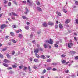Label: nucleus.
Segmentation results:
<instances>
[{"mask_svg":"<svg viewBox=\"0 0 78 78\" xmlns=\"http://www.w3.org/2000/svg\"><path fill=\"white\" fill-rule=\"evenodd\" d=\"M74 39L76 41H77V39L75 37H74Z\"/></svg>","mask_w":78,"mask_h":78,"instance_id":"nucleus-62","label":"nucleus"},{"mask_svg":"<svg viewBox=\"0 0 78 78\" xmlns=\"http://www.w3.org/2000/svg\"><path fill=\"white\" fill-rule=\"evenodd\" d=\"M48 24L49 25L52 26L53 25V23L51 22H49L48 23Z\"/></svg>","mask_w":78,"mask_h":78,"instance_id":"nucleus-7","label":"nucleus"},{"mask_svg":"<svg viewBox=\"0 0 78 78\" xmlns=\"http://www.w3.org/2000/svg\"><path fill=\"white\" fill-rule=\"evenodd\" d=\"M59 28H60L62 29V28H63V26L61 24H59Z\"/></svg>","mask_w":78,"mask_h":78,"instance_id":"nucleus-19","label":"nucleus"},{"mask_svg":"<svg viewBox=\"0 0 78 78\" xmlns=\"http://www.w3.org/2000/svg\"><path fill=\"white\" fill-rule=\"evenodd\" d=\"M75 3H76V5H78V1H76L75 2Z\"/></svg>","mask_w":78,"mask_h":78,"instance_id":"nucleus-53","label":"nucleus"},{"mask_svg":"<svg viewBox=\"0 0 78 78\" xmlns=\"http://www.w3.org/2000/svg\"><path fill=\"white\" fill-rule=\"evenodd\" d=\"M46 70L45 69H44L43 71V72H42L43 74H44L45 72H46Z\"/></svg>","mask_w":78,"mask_h":78,"instance_id":"nucleus-33","label":"nucleus"},{"mask_svg":"<svg viewBox=\"0 0 78 78\" xmlns=\"http://www.w3.org/2000/svg\"><path fill=\"white\" fill-rule=\"evenodd\" d=\"M12 67H13V68H16V67H17V66L15 65H13L12 66Z\"/></svg>","mask_w":78,"mask_h":78,"instance_id":"nucleus-38","label":"nucleus"},{"mask_svg":"<svg viewBox=\"0 0 78 78\" xmlns=\"http://www.w3.org/2000/svg\"><path fill=\"white\" fill-rule=\"evenodd\" d=\"M73 44L72 43H68V47L69 48H71V47L73 46Z\"/></svg>","mask_w":78,"mask_h":78,"instance_id":"nucleus-4","label":"nucleus"},{"mask_svg":"<svg viewBox=\"0 0 78 78\" xmlns=\"http://www.w3.org/2000/svg\"><path fill=\"white\" fill-rule=\"evenodd\" d=\"M40 58H42L43 59H45V57L44 55H41L40 56Z\"/></svg>","mask_w":78,"mask_h":78,"instance_id":"nucleus-15","label":"nucleus"},{"mask_svg":"<svg viewBox=\"0 0 78 78\" xmlns=\"http://www.w3.org/2000/svg\"><path fill=\"white\" fill-rule=\"evenodd\" d=\"M28 70H29V73H31V68L30 67V66H28Z\"/></svg>","mask_w":78,"mask_h":78,"instance_id":"nucleus-27","label":"nucleus"},{"mask_svg":"<svg viewBox=\"0 0 78 78\" xmlns=\"http://www.w3.org/2000/svg\"><path fill=\"white\" fill-rule=\"evenodd\" d=\"M25 9L26 11V12H25L24 13L25 14H27L28 12V10L27 9V8L26 7L25 8Z\"/></svg>","mask_w":78,"mask_h":78,"instance_id":"nucleus-14","label":"nucleus"},{"mask_svg":"<svg viewBox=\"0 0 78 78\" xmlns=\"http://www.w3.org/2000/svg\"><path fill=\"white\" fill-rule=\"evenodd\" d=\"M37 47H39V44H37Z\"/></svg>","mask_w":78,"mask_h":78,"instance_id":"nucleus-59","label":"nucleus"},{"mask_svg":"<svg viewBox=\"0 0 78 78\" xmlns=\"http://www.w3.org/2000/svg\"><path fill=\"white\" fill-rule=\"evenodd\" d=\"M64 72H65V73H69V70H65L64 71Z\"/></svg>","mask_w":78,"mask_h":78,"instance_id":"nucleus-34","label":"nucleus"},{"mask_svg":"<svg viewBox=\"0 0 78 78\" xmlns=\"http://www.w3.org/2000/svg\"><path fill=\"white\" fill-rule=\"evenodd\" d=\"M36 41H35V40H34L33 41H32V43H33V44H35L36 43L35 42Z\"/></svg>","mask_w":78,"mask_h":78,"instance_id":"nucleus-51","label":"nucleus"},{"mask_svg":"<svg viewBox=\"0 0 78 78\" xmlns=\"http://www.w3.org/2000/svg\"><path fill=\"white\" fill-rule=\"evenodd\" d=\"M3 65H4V66H5V67H8V64L5 63H3Z\"/></svg>","mask_w":78,"mask_h":78,"instance_id":"nucleus-22","label":"nucleus"},{"mask_svg":"<svg viewBox=\"0 0 78 78\" xmlns=\"http://www.w3.org/2000/svg\"><path fill=\"white\" fill-rule=\"evenodd\" d=\"M11 35L12 36H14V34L13 33V32H11L10 33Z\"/></svg>","mask_w":78,"mask_h":78,"instance_id":"nucleus-41","label":"nucleus"},{"mask_svg":"<svg viewBox=\"0 0 78 78\" xmlns=\"http://www.w3.org/2000/svg\"><path fill=\"white\" fill-rule=\"evenodd\" d=\"M9 73H11V74H12V73H14L12 71H10L9 72Z\"/></svg>","mask_w":78,"mask_h":78,"instance_id":"nucleus-45","label":"nucleus"},{"mask_svg":"<svg viewBox=\"0 0 78 78\" xmlns=\"http://www.w3.org/2000/svg\"><path fill=\"white\" fill-rule=\"evenodd\" d=\"M4 3L5 4H6V3H8V1H7L6 0H4Z\"/></svg>","mask_w":78,"mask_h":78,"instance_id":"nucleus-35","label":"nucleus"},{"mask_svg":"<svg viewBox=\"0 0 78 78\" xmlns=\"http://www.w3.org/2000/svg\"><path fill=\"white\" fill-rule=\"evenodd\" d=\"M39 52V49H34V53H35V54H37Z\"/></svg>","mask_w":78,"mask_h":78,"instance_id":"nucleus-8","label":"nucleus"},{"mask_svg":"<svg viewBox=\"0 0 78 78\" xmlns=\"http://www.w3.org/2000/svg\"><path fill=\"white\" fill-rule=\"evenodd\" d=\"M8 20L9 21H11V19L9 18H8Z\"/></svg>","mask_w":78,"mask_h":78,"instance_id":"nucleus-64","label":"nucleus"},{"mask_svg":"<svg viewBox=\"0 0 78 78\" xmlns=\"http://www.w3.org/2000/svg\"><path fill=\"white\" fill-rule=\"evenodd\" d=\"M15 53V51H13L12 52V55H14Z\"/></svg>","mask_w":78,"mask_h":78,"instance_id":"nucleus-49","label":"nucleus"},{"mask_svg":"<svg viewBox=\"0 0 78 78\" xmlns=\"http://www.w3.org/2000/svg\"><path fill=\"white\" fill-rule=\"evenodd\" d=\"M7 50V48L5 47V48H4L3 49H2V51H6Z\"/></svg>","mask_w":78,"mask_h":78,"instance_id":"nucleus-21","label":"nucleus"},{"mask_svg":"<svg viewBox=\"0 0 78 78\" xmlns=\"http://www.w3.org/2000/svg\"><path fill=\"white\" fill-rule=\"evenodd\" d=\"M56 14H58L59 16H61V14L60 13V12L58 11H57L56 12Z\"/></svg>","mask_w":78,"mask_h":78,"instance_id":"nucleus-13","label":"nucleus"},{"mask_svg":"<svg viewBox=\"0 0 78 78\" xmlns=\"http://www.w3.org/2000/svg\"><path fill=\"white\" fill-rule=\"evenodd\" d=\"M12 27L13 28H16V26L15 25H13L12 26Z\"/></svg>","mask_w":78,"mask_h":78,"instance_id":"nucleus-57","label":"nucleus"},{"mask_svg":"<svg viewBox=\"0 0 78 78\" xmlns=\"http://www.w3.org/2000/svg\"><path fill=\"white\" fill-rule=\"evenodd\" d=\"M43 46L45 48H47L48 46L47 44H43Z\"/></svg>","mask_w":78,"mask_h":78,"instance_id":"nucleus-24","label":"nucleus"},{"mask_svg":"<svg viewBox=\"0 0 78 78\" xmlns=\"http://www.w3.org/2000/svg\"><path fill=\"white\" fill-rule=\"evenodd\" d=\"M35 55L37 58H40V56H39V55L37 54H35Z\"/></svg>","mask_w":78,"mask_h":78,"instance_id":"nucleus-23","label":"nucleus"},{"mask_svg":"<svg viewBox=\"0 0 78 78\" xmlns=\"http://www.w3.org/2000/svg\"><path fill=\"white\" fill-rule=\"evenodd\" d=\"M37 9L38 11H42V9H41V8L39 7H37Z\"/></svg>","mask_w":78,"mask_h":78,"instance_id":"nucleus-11","label":"nucleus"},{"mask_svg":"<svg viewBox=\"0 0 78 78\" xmlns=\"http://www.w3.org/2000/svg\"><path fill=\"white\" fill-rule=\"evenodd\" d=\"M52 70L53 71H56V70H57V69L56 68H53L52 69Z\"/></svg>","mask_w":78,"mask_h":78,"instance_id":"nucleus-46","label":"nucleus"},{"mask_svg":"<svg viewBox=\"0 0 78 78\" xmlns=\"http://www.w3.org/2000/svg\"><path fill=\"white\" fill-rule=\"evenodd\" d=\"M62 62V64H65V63H66V60H63Z\"/></svg>","mask_w":78,"mask_h":78,"instance_id":"nucleus-40","label":"nucleus"},{"mask_svg":"<svg viewBox=\"0 0 78 78\" xmlns=\"http://www.w3.org/2000/svg\"><path fill=\"white\" fill-rule=\"evenodd\" d=\"M55 28H58V25H55Z\"/></svg>","mask_w":78,"mask_h":78,"instance_id":"nucleus-63","label":"nucleus"},{"mask_svg":"<svg viewBox=\"0 0 78 78\" xmlns=\"http://www.w3.org/2000/svg\"><path fill=\"white\" fill-rule=\"evenodd\" d=\"M3 62L5 63H7L8 62H10V61L9 60H8L7 59H4L3 61Z\"/></svg>","mask_w":78,"mask_h":78,"instance_id":"nucleus-9","label":"nucleus"},{"mask_svg":"<svg viewBox=\"0 0 78 78\" xmlns=\"http://www.w3.org/2000/svg\"><path fill=\"white\" fill-rule=\"evenodd\" d=\"M43 25L44 27H46L47 26V23H44L43 24Z\"/></svg>","mask_w":78,"mask_h":78,"instance_id":"nucleus-16","label":"nucleus"},{"mask_svg":"<svg viewBox=\"0 0 78 78\" xmlns=\"http://www.w3.org/2000/svg\"><path fill=\"white\" fill-rule=\"evenodd\" d=\"M70 20L67 19V20L65 22L66 24H68L69 23H70Z\"/></svg>","mask_w":78,"mask_h":78,"instance_id":"nucleus-5","label":"nucleus"},{"mask_svg":"<svg viewBox=\"0 0 78 78\" xmlns=\"http://www.w3.org/2000/svg\"><path fill=\"white\" fill-rule=\"evenodd\" d=\"M8 70H11L12 69V68L11 67H9L7 68Z\"/></svg>","mask_w":78,"mask_h":78,"instance_id":"nucleus-39","label":"nucleus"},{"mask_svg":"<svg viewBox=\"0 0 78 78\" xmlns=\"http://www.w3.org/2000/svg\"><path fill=\"white\" fill-rule=\"evenodd\" d=\"M13 2H14V4H15L16 5H17V2H16L15 1H14Z\"/></svg>","mask_w":78,"mask_h":78,"instance_id":"nucleus-52","label":"nucleus"},{"mask_svg":"<svg viewBox=\"0 0 78 78\" xmlns=\"http://www.w3.org/2000/svg\"><path fill=\"white\" fill-rule=\"evenodd\" d=\"M34 61L35 62H37L39 61V60L37 59H34Z\"/></svg>","mask_w":78,"mask_h":78,"instance_id":"nucleus-20","label":"nucleus"},{"mask_svg":"<svg viewBox=\"0 0 78 78\" xmlns=\"http://www.w3.org/2000/svg\"><path fill=\"white\" fill-rule=\"evenodd\" d=\"M6 27V25L5 24H3L1 26V30H3V28H4V27Z\"/></svg>","mask_w":78,"mask_h":78,"instance_id":"nucleus-6","label":"nucleus"},{"mask_svg":"<svg viewBox=\"0 0 78 78\" xmlns=\"http://www.w3.org/2000/svg\"><path fill=\"white\" fill-rule=\"evenodd\" d=\"M7 57L8 58H11V57L10 56V55H9V54H7L6 55Z\"/></svg>","mask_w":78,"mask_h":78,"instance_id":"nucleus-28","label":"nucleus"},{"mask_svg":"<svg viewBox=\"0 0 78 78\" xmlns=\"http://www.w3.org/2000/svg\"><path fill=\"white\" fill-rule=\"evenodd\" d=\"M33 68L34 69H36L37 68V67H36V66H34V67H33Z\"/></svg>","mask_w":78,"mask_h":78,"instance_id":"nucleus-58","label":"nucleus"},{"mask_svg":"<svg viewBox=\"0 0 78 78\" xmlns=\"http://www.w3.org/2000/svg\"><path fill=\"white\" fill-rule=\"evenodd\" d=\"M25 29H26V30H28L29 29V27L28 26H26L25 27Z\"/></svg>","mask_w":78,"mask_h":78,"instance_id":"nucleus-29","label":"nucleus"},{"mask_svg":"<svg viewBox=\"0 0 78 78\" xmlns=\"http://www.w3.org/2000/svg\"><path fill=\"white\" fill-rule=\"evenodd\" d=\"M26 1H23L22 2V3L23 4H25L26 3Z\"/></svg>","mask_w":78,"mask_h":78,"instance_id":"nucleus-42","label":"nucleus"},{"mask_svg":"<svg viewBox=\"0 0 78 78\" xmlns=\"http://www.w3.org/2000/svg\"><path fill=\"white\" fill-rule=\"evenodd\" d=\"M75 22L76 23H77V24H78V20L77 19H76L75 20Z\"/></svg>","mask_w":78,"mask_h":78,"instance_id":"nucleus-37","label":"nucleus"},{"mask_svg":"<svg viewBox=\"0 0 78 78\" xmlns=\"http://www.w3.org/2000/svg\"><path fill=\"white\" fill-rule=\"evenodd\" d=\"M61 56L62 57H63V58H64V57H65L66 56V55L64 54H63V55H61Z\"/></svg>","mask_w":78,"mask_h":78,"instance_id":"nucleus-44","label":"nucleus"},{"mask_svg":"<svg viewBox=\"0 0 78 78\" xmlns=\"http://www.w3.org/2000/svg\"><path fill=\"white\" fill-rule=\"evenodd\" d=\"M27 5L30 6H32V3L33 2L31 0H27Z\"/></svg>","mask_w":78,"mask_h":78,"instance_id":"nucleus-2","label":"nucleus"},{"mask_svg":"<svg viewBox=\"0 0 78 78\" xmlns=\"http://www.w3.org/2000/svg\"><path fill=\"white\" fill-rule=\"evenodd\" d=\"M8 6H11V2H9L8 3Z\"/></svg>","mask_w":78,"mask_h":78,"instance_id":"nucleus-31","label":"nucleus"},{"mask_svg":"<svg viewBox=\"0 0 78 78\" xmlns=\"http://www.w3.org/2000/svg\"><path fill=\"white\" fill-rule=\"evenodd\" d=\"M22 17L23 18V19H27L28 18H26V17H25V16H23Z\"/></svg>","mask_w":78,"mask_h":78,"instance_id":"nucleus-32","label":"nucleus"},{"mask_svg":"<svg viewBox=\"0 0 78 78\" xmlns=\"http://www.w3.org/2000/svg\"><path fill=\"white\" fill-rule=\"evenodd\" d=\"M30 61H33V58H30Z\"/></svg>","mask_w":78,"mask_h":78,"instance_id":"nucleus-55","label":"nucleus"},{"mask_svg":"<svg viewBox=\"0 0 78 78\" xmlns=\"http://www.w3.org/2000/svg\"><path fill=\"white\" fill-rule=\"evenodd\" d=\"M75 59H76V60H77V59H78V56H76L75 57Z\"/></svg>","mask_w":78,"mask_h":78,"instance_id":"nucleus-47","label":"nucleus"},{"mask_svg":"<svg viewBox=\"0 0 78 78\" xmlns=\"http://www.w3.org/2000/svg\"><path fill=\"white\" fill-rule=\"evenodd\" d=\"M19 68L20 69H22V66H19Z\"/></svg>","mask_w":78,"mask_h":78,"instance_id":"nucleus-56","label":"nucleus"},{"mask_svg":"<svg viewBox=\"0 0 78 78\" xmlns=\"http://www.w3.org/2000/svg\"><path fill=\"white\" fill-rule=\"evenodd\" d=\"M36 3L37 5H40V3L38 1H36Z\"/></svg>","mask_w":78,"mask_h":78,"instance_id":"nucleus-26","label":"nucleus"},{"mask_svg":"<svg viewBox=\"0 0 78 78\" xmlns=\"http://www.w3.org/2000/svg\"><path fill=\"white\" fill-rule=\"evenodd\" d=\"M27 67H25L24 68L23 70H24V71H26V70H27Z\"/></svg>","mask_w":78,"mask_h":78,"instance_id":"nucleus-36","label":"nucleus"},{"mask_svg":"<svg viewBox=\"0 0 78 78\" xmlns=\"http://www.w3.org/2000/svg\"><path fill=\"white\" fill-rule=\"evenodd\" d=\"M11 18L13 20H15V17H12V16H11Z\"/></svg>","mask_w":78,"mask_h":78,"instance_id":"nucleus-50","label":"nucleus"},{"mask_svg":"<svg viewBox=\"0 0 78 78\" xmlns=\"http://www.w3.org/2000/svg\"><path fill=\"white\" fill-rule=\"evenodd\" d=\"M0 58H3V55L2 54L0 53Z\"/></svg>","mask_w":78,"mask_h":78,"instance_id":"nucleus-30","label":"nucleus"},{"mask_svg":"<svg viewBox=\"0 0 78 78\" xmlns=\"http://www.w3.org/2000/svg\"><path fill=\"white\" fill-rule=\"evenodd\" d=\"M54 46H55V47H58V46L56 44H54Z\"/></svg>","mask_w":78,"mask_h":78,"instance_id":"nucleus-54","label":"nucleus"},{"mask_svg":"<svg viewBox=\"0 0 78 78\" xmlns=\"http://www.w3.org/2000/svg\"><path fill=\"white\" fill-rule=\"evenodd\" d=\"M52 61V60L51 59H48L47 60V62H51Z\"/></svg>","mask_w":78,"mask_h":78,"instance_id":"nucleus-12","label":"nucleus"},{"mask_svg":"<svg viewBox=\"0 0 78 78\" xmlns=\"http://www.w3.org/2000/svg\"><path fill=\"white\" fill-rule=\"evenodd\" d=\"M12 41L13 43H16V41H15L14 40H12Z\"/></svg>","mask_w":78,"mask_h":78,"instance_id":"nucleus-43","label":"nucleus"},{"mask_svg":"<svg viewBox=\"0 0 78 78\" xmlns=\"http://www.w3.org/2000/svg\"><path fill=\"white\" fill-rule=\"evenodd\" d=\"M63 12L64 13H66L67 12V10H66V9H63Z\"/></svg>","mask_w":78,"mask_h":78,"instance_id":"nucleus-18","label":"nucleus"},{"mask_svg":"<svg viewBox=\"0 0 78 78\" xmlns=\"http://www.w3.org/2000/svg\"><path fill=\"white\" fill-rule=\"evenodd\" d=\"M40 51H42L43 50L42 49V48H40Z\"/></svg>","mask_w":78,"mask_h":78,"instance_id":"nucleus-60","label":"nucleus"},{"mask_svg":"<svg viewBox=\"0 0 78 78\" xmlns=\"http://www.w3.org/2000/svg\"><path fill=\"white\" fill-rule=\"evenodd\" d=\"M18 37H19V38H20V39H22V38H23V35L21 34H19Z\"/></svg>","mask_w":78,"mask_h":78,"instance_id":"nucleus-10","label":"nucleus"},{"mask_svg":"<svg viewBox=\"0 0 78 78\" xmlns=\"http://www.w3.org/2000/svg\"><path fill=\"white\" fill-rule=\"evenodd\" d=\"M21 31H22V30L21 29H19L18 30L16 31V33H18Z\"/></svg>","mask_w":78,"mask_h":78,"instance_id":"nucleus-25","label":"nucleus"},{"mask_svg":"<svg viewBox=\"0 0 78 78\" xmlns=\"http://www.w3.org/2000/svg\"><path fill=\"white\" fill-rule=\"evenodd\" d=\"M52 69V68L51 67H48L46 68V70L48 71Z\"/></svg>","mask_w":78,"mask_h":78,"instance_id":"nucleus-17","label":"nucleus"},{"mask_svg":"<svg viewBox=\"0 0 78 78\" xmlns=\"http://www.w3.org/2000/svg\"><path fill=\"white\" fill-rule=\"evenodd\" d=\"M45 42H46V43H49V44H51V45H52V44H53V40L51 39H50V40H46Z\"/></svg>","mask_w":78,"mask_h":78,"instance_id":"nucleus-1","label":"nucleus"},{"mask_svg":"<svg viewBox=\"0 0 78 78\" xmlns=\"http://www.w3.org/2000/svg\"><path fill=\"white\" fill-rule=\"evenodd\" d=\"M33 34H31L30 35V38H31V39H32V38H33Z\"/></svg>","mask_w":78,"mask_h":78,"instance_id":"nucleus-48","label":"nucleus"},{"mask_svg":"<svg viewBox=\"0 0 78 78\" xmlns=\"http://www.w3.org/2000/svg\"><path fill=\"white\" fill-rule=\"evenodd\" d=\"M30 22H27V25H30Z\"/></svg>","mask_w":78,"mask_h":78,"instance_id":"nucleus-61","label":"nucleus"},{"mask_svg":"<svg viewBox=\"0 0 78 78\" xmlns=\"http://www.w3.org/2000/svg\"><path fill=\"white\" fill-rule=\"evenodd\" d=\"M11 14H12L13 16H16V17L18 16L16 14L13 12H12L11 13H9V16H11Z\"/></svg>","mask_w":78,"mask_h":78,"instance_id":"nucleus-3","label":"nucleus"}]
</instances>
